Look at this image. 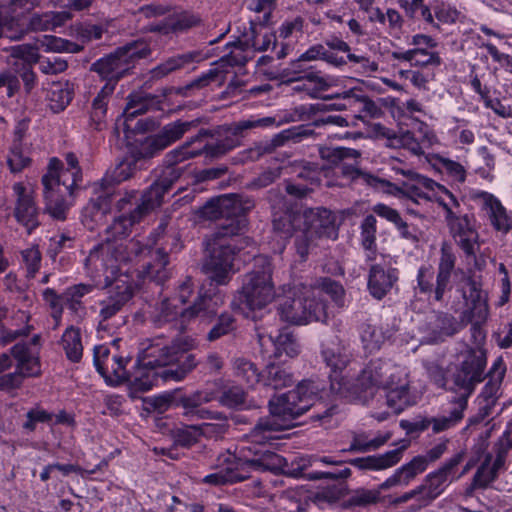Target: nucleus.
I'll return each instance as SVG.
<instances>
[{
	"label": "nucleus",
	"mask_w": 512,
	"mask_h": 512,
	"mask_svg": "<svg viewBox=\"0 0 512 512\" xmlns=\"http://www.w3.org/2000/svg\"><path fill=\"white\" fill-rule=\"evenodd\" d=\"M185 308L179 307L176 303V298H165L161 302L155 304L149 311V320L155 327H163L171 324L174 328L179 330V320L181 328L184 327L188 321H184L183 312Z\"/></svg>",
	"instance_id": "24"
},
{
	"label": "nucleus",
	"mask_w": 512,
	"mask_h": 512,
	"mask_svg": "<svg viewBox=\"0 0 512 512\" xmlns=\"http://www.w3.org/2000/svg\"><path fill=\"white\" fill-rule=\"evenodd\" d=\"M408 445L409 443L406 442L401 447L387 451L386 453L350 459L347 460V463L361 471L385 470L395 466L401 461L403 453L407 449Z\"/></svg>",
	"instance_id": "25"
},
{
	"label": "nucleus",
	"mask_w": 512,
	"mask_h": 512,
	"mask_svg": "<svg viewBox=\"0 0 512 512\" xmlns=\"http://www.w3.org/2000/svg\"><path fill=\"white\" fill-rule=\"evenodd\" d=\"M224 78L225 71L223 69L212 68L181 87L179 92L184 96H191L193 91L201 90L209 86L212 82L219 81L221 84L224 81Z\"/></svg>",
	"instance_id": "53"
},
{
	"label": "nucleus",
	"mask_w": 512,
	"mask_h": 512,
	"mask_svg": "<svg viewBox=\"0 0 512 512\" xmlns=\"http://www.w3.org/2000/svg\"><path fill=\"white\" fill-rule=\"evenodd\" d=\"M464 456V452H458L424 477L421 484L417 486L420 493V508L428 507L443 494L448 484L454 481L455 470Z\"/></svg>",
	"instance_id": "16"
},
{
	"label": "nucleus",
	"mask_w": 512,
	"mask_h": 512,
	"mask_svg": "<svg viewBox=\"0 0 512 512\" xmlns=\"http://www.w3.org/2000/svg\"><path fill=\"white\" fill-rule=\"evenodd\" d=\"M426 460L413 457L408 463L397 468L395 472L380 484V489L389 490L395 486H408L418 475L426 471Z\"/></svg>",
	"instance_id": "32"
},
{
	"label": "nucleus",
	"mask_w": 512,
	"mask_h": 512,
	"mask_svg": "<svg viewBox=\"0 0 512 512\" xmlns=\"http://www.w3.org/2000/svg\"><path fill=\"white\" fill-rule=\"evenodd\" d=\"M321 355L326 366L330 368L331 389L340 394L349 393L352 383L342 376L351 360L348 347L339 337L334 336L322 345Z\"/></svg>",
	"instance_id": "15"
},
{
	"label": "nucleus",
	"mask_w": 512,
	"mask_h": 512,
	"mask_svg": "<svg viewBox=\"0 0 512 512\" xmlns=\"http://www.w3.org/2000/svg\"><path fill=\"white\" fill-rule=\"evenodd\" d=\"M346 494V485L339 483L331 486L324 487L323 489L313 492L311 491V502L318 507H323L325 504H332L337 502Z\"/></svg>",
	"instance_id": "60"
},
{
	"label": "nucleus",
	"mask_w": 512,
	"mask_h": 512,
	"mask_svg": "<svg viewBox=\"0 0 512 512\" xmlns=\"http://www.w3.org/2000/svg\"><path fill=\"white\" fill-rule=\"evenodd\" d=\"M204 419H209L213 422H205L198 425L201 437L221 438L230 427L227 416L222 412L210 411V415Z\"/></svg>",
	"instance_id": "50"
},
{
	"label": "nucleus",
	"mask_w": 512,
	"mask_h": 512,
	"mask_svg": "<svg viewBox=\"0 0 512 512\" xmlns=\"http://www.w3.org/2000/svg\"><path fill=\"white\" fill-rule=\"evenodd\" d=\"M38 49V44H36V46L31 44H20L2 48L3 51L10 53L7 61H19V63L29 65H33L39 61L40 55L37 53Z\"/></svg>",
	"instance_id": "58"
},
{
	"label": "nucleus",
	"mask_w": 512,
	"mask_h": 512,
	"mask_svg": "<svg viewBox=\"0 0 512 512\" xmlns=\"http://www.w3.org/2000/svg\"><path fill=\"white\" fill-rule=\"evenodd\" d=\"M235 376L239 380L245 382L249 386H253L261 380L260 374L256 364L245 358H237L234 361Z\"/></svg>",
	"instance_id": "64"
},
{
	"label": "nucleus",
	"mask_w": 512,
	"mask_h": 512,
	"mask_svg": "<svg viewBox=\"0 0 512 512\" xmlns=\"http://www.w3.org/2000/svg\"><path fill=\"white\" fill-rule=\"evenodd\" d=\"M255 207V201L249 196L240 194H225L207 201L199 210V216L205 220H219L217 228L243 218L248 221L246 214Z\"/></svg>",
	"instance_id": "13"
},
{
	"label": "nucleus",
	"mask_w": 512,
	"mask_h": 512,
	"mask_svg": "<svg viewBox=\"0 0 512 512\" xmlns=\"http://www.w3.org/2000/svg\"><path fill=\"white\" fill-rule=\"evenodd\" d=\"M67 167L62 170V179L69 190H72L71 206L77 196L78 191L81 189L83 181L82 169L79 166L77 156L70 152L65 156Z\"/></svg>",
	"instance_id": "46"
},
{
	"label": "nucleus",
	"mask_w": 512,
	"mask_h": 512,
	"mask_svg": "<svg viewBox=\"0 0 512 512\" xmlns=\"http://www.w3.org/2000/svg\"><path fill=\"white\" fill-rule=\"evenodd\" d=\"M223 303L224 300L220 294L200 293L193 304L184 309L183 319L189 322L199 317L204 321H209L217 315L218 309Z\"/></svg>",
	"instance_id": "29"
},
{
	"label": "nucleus",
	"mask_w": 512,
	"mask_h": 512,
	"mask_svg": "<svg viewBox=\"0 0 512 512\" xmlns=\"http://www.w3.org/2000/svg\"><path fill=\"white\" fill-rule=\"evenodd\" d=\"M11 358L16 360L15 370L25 379L39 377L42 374L41 362L38 353L33 351L30 344L16 343L10 349Z\"/></svg>",
	"instance_id": "26"
},
{
	"label": "nucleus",
	"mask_w": 512,
	"mask_h": 512,
	"mask_svg": "<svg viewBox=\"0 0 512 512\" xmlns=\"http://www.w3.org/2000/svg\"><path fill=\"white\" fill-rule=\"evenodd\" d=\"M246 397V392L240 386L225 384L214 399L223 407L229 409H240L245 406Z\"/></svg>",
	"instance_id": "51"
},
{
	"label": "nucleus",
	"mask_w": 512,
	"mask_h": 512,
	"mask_svg": "<svg viewBox=\"0 0 512 512\" xmlns=\"http://www.w3.org/2000/svg\"><path fill=\"white\" fill-rule=\"evenodd\" d=\"M427 325L431 338L435 342L453 336L462 328L461 321L458 322L452 314L443 311H433Z\"/></svg>",
	"instance_id": "36"
},
{
	"label": "nucleus",
	"mask_w": 512,
	"mask_h": 512,
	"mask_svg": "<svg viewBox=\"0 0 512 512\" xmlns=\"http://www.w3.org/2000/svg\"><path fill=\"white\" fill-rule=\"evenodd\" d=\"M121 342L122 340L117 338L109 346L97 345L94 347L93 362L97 372L108 385L119 386L125 382L129 383L131 394L149 391L155 385L158 378H160V371L157 372L154 371L156 368L152 369L143 366L141 364L143 356H141L137 360V365L143 371L138 376L132 378V375L127 370V365L131 362L132 357L129 353L120 349Z\"/></svg>",
	"instance_id": "3"
},
{
	"label": "nucleus",
	"mask_w": 512,
	"mask_h": 512,
	"mask_svg": "<svg viewBox=\"0 0 512 512\" xmlns=\"http://www.w3.org/2000/svg\"><path fill=\"white\" fill-rule=\"evenodd\" d=\"M13 191L17 195L14 216L19 224L26 228L28 234H31L40 226L39 209L36 206L34 197L28 193L21 183H15Z\"/></svg>",
	"instance_id": "21"
},
{
	"label": "nucleus",
	"mask_w": 512,
	"mask_h": 512,
	"mask_svg": "<svg viewBox=\"0 0 512 512\" xmlns=\"http://www.w3.org/2000/svg\"><path fill=\"white\" fill-rule=\"evenodd\" d=\"M340 174L351 180H362L364 183L371 187L388 188V192L397 195L402 192V188L390 183L389 181L375 177L369 173H365L355 168L351 164L341 163L339 166Z\"/></svg>",
	"instance_id": "41"
},
{
	"label": "nucleus",
	"mask_w": 512,
	"mask_h": 512,
	"mask_svg": "<svg viewBox=\"0 0 512 512\" xmlns=\"http://www.w3.org/2000/svg\"><path fill=\"white\" fill-rule=\"evenodd\" d=\"M200 124V119L190 121L177 120L166 124L157 134L147 137L140 145L139 155L142 158H153L176 142L183 135L196 128Z\"/></svg>",
	"instance_id": "17"
},
{
	"label": "nucleus",
	"mask_w": 512,
	"mask_h": 512,
	"mask_svg": "<svg viewBox=\"0 0 512 512\" xmlns=\"http://www.w3.org/2000/svg\"><path fill=\"white\" fill-rule=\"evenodd\" d=\"M37 44L39 48H44L45 51L58 53H78L82 50L79 44L52 35H44L42 38L37 39Z\"/></svg>",
	"instance_id": "61"
},
{
	"label": "nucleus",
	"mask_w": 512,
	"mask_h": 512,
	"mask_svg": "<svg viewBox=\"0 0 512 512\" xmlns=\"http://www.w3.org/2000/svg\"><path fill=\"white\" fill-rule=\"evenodd\" d=\"M134 172V165L129 161H122L117 164L111 171L107 172L98 184L103 188L113 187L128 180Z\"/></svg>",
	"instance_id": "62"
},
{
	"label": "nucleus",
	"mask_w": 512,
	"mask_h": 512,
	"mask_svg": "<svg viewBox=\"0 0 512 512\" xmlns=\"http://www.w3.org/2000/svg\"><path fill=\"white\" fill-rule=\"evenodd\" d=\"M505 371L506 368L503 360L498 358L488 372L490 379L483 387L482 392L478 397L479 401L489 402L492 400V404L496 405L498 399L497 393L499 391Z\"/></svg>",
	"instance_id": "44"
},
{
	"label": "nucleus",
	"mask_w": 512,
	"mask_h": 512,
	"mask_svg": "<svg viewBox=\"0 0 512 512\" xmlns=\"http://www.w3.org/2000/svg\"><path fill=\"white\" fill-rule=\"evenodd\" d=\"M112 94L110 86L102 87L92 101L90 120L95 130L100 131L106 126L108 103Z\"/></svg>",
	"instance_id": "47"
},
{
	"label": "nucleus",
	"mask_w": 512,
	"mask_h": 512,
	"mask_svg": "<svg viewBox=\"0 0 512 512\" xmlns=\"http://www.w3.org/2000/svg\"><path fill=\"white\" fill-rule=\"evenodd\" d=\"M226 48L231 50L215 62L216 68L223 69L226 73V67L244 66L248 62L249 58L245 55L248 48L240 47L239 40L228 43Z\"/></svg>",
	"instance_id": "59"
},
{
	"label": "nucleus",
	"mask_w": 512,
	"mask_h": 512,
	"mask_svg": "<svg viewBox=\"0 0 512 512\" xmlns=\"http://www.w3.org/2000/svg\"><path fill=\"white\" fill-rule=\"evenodd\" d=\"M151 55L149 44L142 39L131 41L114 52L96 60L92 63L90 71L99 75L106 81L103 87H111L113 93L117 83L133 74L136 62Z\"/></svg>",
	"instance_id": "6"
},
{
	"label": "nucleus",
	"mask_w": 512,
	"mask_h": 512,
	"mask_svg": "<svg viewBox=\"0 0 512 512\" xmlns=\"http://www.w3.org/2000/svg\"><path fill=\"white\" fill-rule=\"evenodd\" d=\"M192 340L183 337L173 339L170 344L152 343L144 352L141 364L149 368H162L159 377L163 381H181L198 365L204 372H216L223 367L221 357L209 354L203 362L188 353Z\"/></svg>",
	"instance_id": "2"
},
{
	"label": "nucleus",
	"mask_w": 512,
	"mask_h": 512,
	"mask_svg": "<svg viewBox=\"0 0 512 512\" xmlns=\"http://www.w3.org/2000/svg\"><path fill=\"white\" fill-rule=\"evenodd\" d=\"M482 198L483 207L487 212L490 225L497 232L508 234L512 229V214L508 213L501 201L489 192L482 191L478 195Z\"/></svg>",
	"instance_id": "27"
},
{
	"label": "nucleus",
	"mask_w": 512,
	"mask_h": 512,
	"mask_svg": "<svg viewBox=\"0 0 512 512\" xmlns=\"http://www.w3.org/2000/svg\"><path fill=\"white\" fill-rule=\"evenodd\" d=\"M214 400L210 392L196 391L190 395L181 396L178 405L184 409L183 415L189 418L203 419L210 415V410L202 405Z\"/></svg>",
	"instance_id": "38"
},
{
	"label": "nucleus",
	"mask_w": 512,
	"mask_h": 512,
	"mask_svg": "<svg viewBox=\"0 0 512 512\" xmlns=\"http://www.w3.org/2000/svg\"><path fill=\"white\" fill-rule=\"evenodd\" d=\"M285 462V459L275 452L259 448L253 452L252 458L245 460L243 465L256 471L276 472L283 467Z\"/></svg>",
	"instance_id": "39"
},
{
	"label": "nucleus",
	"mask_w": 512,
	"mask_h": 512,
	"mask_svg": "<svg viewBox=\"0 0 512 512\" xmlns=\"http://www.w3.org/2000/svg\"><path fill=\"white\" fill-rule=\"evenodd\" d=\"M261 381L264 386L278 390L290 386L294 382V377L288 368L270 363L266 366Z\"/></svg>",
	"instance_id": "42"
},
{
	"label": "nucleus",
	"mask_w": 512,
	"mask_h": 512,
	"mask_svg": "<svg viewBox=\"0 0 512 512\" xmlns=\"http://www.w3.org/2000/svg\"><path fill=\"white\" fill-rule=\"evenodd\" d=\"M426 460L413 457L408 463L397 468L395 472L380 484V489L389 490L395 486H408L418 475L426 471Z\"/></svg>",
	"instance_id": "33"
},
{
	"label": "nucleus",
	"mask_w": 512,
	"mask_h": 512,
	"mask_svg": "<svg viewBox=\"0 0 512 512\" xmlns=\"http://www.w3.org/2000/svg\"><path fill=\"white\" fill-rule=\"evenodd\" d=\"M61 344L68 360L73 363L80 362L83 355V345L79 328L73 325L67 327L62 335Z\"/></svg>",
	"instance_id": "49"
},
{
	"label": "nucleus",
	"mask_w": 512,
	"mask_h": 512,
	"mask_svg": "<svg viewBox=\"0 0 512 512\" xmlns=\"http://www.w3.org/2000/svg\"><path fill=\"white\" fill-rule=\"evenodd\" d=\"M485 367V351L472 350L450 375L448 390L458 395L453 397V400L459 403L464 401L465 405H468V399L473 394L476 385L484 380Z\"/></svg>",
	"instance_id": "12"
},
{
	"label": "nucleus",
	"mask_w": 512,
	"mask_h": 512,
	"mask_svg": "<svg viewBox=\"0 0 512 512\" xmlns=\"http://www.w3.org/2000/svg\"><path fill=\"white\" fill-rule=\"evenodd\" d=\"M319 155L322 160L330 165H340L346 159H357L360 157V152L346 147H321Z\"/></svg>",
	"instance_id": "63"
},
{
	"label": "nucleus",
	"mask_w": 512,
	"mask_h": 512,
	"mask_svg": "<svg viewBox=\"0 0 512 512\" xmlns=\"http://www.w3.org/2000/svg\"><path fill=\"white\" fill-rule=\"evenodd\" d=\"M271 340L275 347V356L280 357L282 354H286L288 357L293 358L299 354V344L288 328L280 330L275 338L271 337Z\"/></svg>",
	"instance_id": "56"
},
{
	"label": "nucleus",
	"mask_w": 512,
	"mask_h": 512,
	"mask_svg": "<svg viewBox=\"0 0 512 512\" xmlns=\"http://www.w3.org/2000/svg\"><path fill=\"white\" fill-rule=\"evenodd\" d=\"M319 387L310 380L301 381L293 390L274 396L269 400L271 415L260 418L251 429L248 437L251 442L265 444L278 439L276 432L293 425V421L316 405Z\"/></svg>",
	"instance_id": "1"
},
{
	"label": "nucleus",
	"mask_w": 512,
	"mask_h": 512,
	"mask_svg": "<svg viewBox=\"0 0 512 512\" xmlns=\"http://www.w3.org/2000/svg\"><path fill=\"white\" fill-rule=\"evenodd\" d=\"M272 263L267 256L254 258L253 268L242 277V286L231 303L233 309L246 317L266 307L275 297Z\"/></svg>",
	"instance_id": "5"
},
{
	"label": "nucleus",
	"mask_w": 512,
	"mask_h": 512,
	"mask_svg": "<svg viewBox=\"0 0 512 512\" xmlns=\"http://www.w3.org/2000/svg\"><path fill=\"white\" fill-rule=\"evenodd\" d=\"M168 219H161L157 228L150 234L149 242L153 247L149 250L150 260L144 262L138 271L143 283L163 285L170 277L169 254L180 249L179 237L175 232H169Z\"/></svg>",
	"instance_id": "7"
},
{
	"label": "nucleus",
	"mask_w": 512,
	"mask_h": 512,
	"mask_svg": "<svg viewBox=\"0 0 512 512\" xmlns=\"http://www.w3.org/2000/svg\"><path fill=\"white\" fill-rule=\"evenodd\" d=\"M380 485L376 489L357 488L351 492L350 497L343 503L345 508L368 507L381 501Z\"/></svg>",
	"instance_id": "52"
},
{
	"label": "nucleus",
	"mask_w": 512,
	"mask_h": 512,
	"mask_svg": "<svg viewBox=\"0 0 512 512\" xmlns=\"http://www.w3.org/2000/svg\"><path fill=\"white\" fill-rule=\"evenodd\" d=\"M391 57L394 60L409 62L411 66H427L441 64V58L437 53H429L426 48H414L407 51H393Z\"/></svg>",
	"instance_id": "45"
},
{
	"label": "nucleus",
	"mask_w": 512,
	"mask_h": 512,
	"mask_svg": "<svg viewBox=\"0 0 512 512\" xmlns=\"http://www.w3.org/2000/svg\"><path fill=\"white\" fill-rule=\"evenodd\" d=\"M161 103V96L143 90L134 91L127 97L124 115L127 119H131L149 111L159 110Z\"/></svg>",
	"instance_id": "35"
},
{
	"label": "nucleus",
	"mask_w": 512,
	"mask_h": 512,
	"mask_svg": "<svg viewBox=\"0 0 512 512\" xmlns=\"http://www.w3.org/2000/svg\"><path fill=\"white\" fill-rule=\"evenodd\" d=\"M153 210L145 203H141L136 210L130 213H124L116 217L113 222L105 229V241L112 242L129 236L134 224L139 223L146 215Z\"/></svg>",
	"instance_id": "23"
},
{
	"label": "nucleus",
	"mask_w": 512,
	"mask_h": 512,
	"mask_svg": "<svg viewBox=\"0 0 512 512\" xmlns=\"http://www.w3.org/2000/svg\"><path fill=\"white\" fill-rule=\"evenodd\" d=\"M441 256L438 264L436 276V285L434 290V299L437 302L443 300L444 294L448 289L451 274L455 267L456 256L452 251L451 245L444 242L441 246Z\"/></svg>",
	"instance_id": "34"
},
{
	"label": "nucleus",
	"mask_w": 512,
	"mask_h": 512,
	"mask_svg": "<svg viewBox=\"0 0 512 512\" xmlns=\"http://www.w3.org/2000/svg\"><path fill=\"white\" fill-rule=\"evenodd\" d=\"M402 371L390 360H371L351 384L349 394L361 401L373 395L374 388L392 387L399 383Z\"/></svg>",
	"instance_id": "10"
},
{
	"label": "nucleus",
	"mask_w": 512,
	"mask_h": 512,
	"mask_svg": "<svg viewBox=\"0 0 512 512\" xmlns=\"http://www.w3.org/2000/svg\"><path fill=\"white\" fill-rule=\"evenodd\" d=\"M278 315L284 322L293 325H304L310 322H325L327 313L323 302L316 299L314 290L302 287L296 290L292 296H285L279 301Z\"/></svg>",
	"instance_id": "9"
},
{
	"label": "nucleus",
	"mask_w": 512,
	"mask_h": 512,
	"mask_svg": "<svg viewBox=\"0 0 512 512\" xmlns=\"http://www.w3.org/2000/svg\"><path fill=\"white\" fill-rule=\"evenodd\" d=\"M133 287L122 278H117L109 290V295L100 301L98 324L99 330H110L109 321L114 318L123 307L131 300Z\"/></svg>",
	"instance_id": "18"
},
{
	"label": "nucleus",
	"mask_w": 512,
	"mask_h": 512,
	"mask_svg": "<svg viewBox=\"0 0 512 512\" xmlns=\"http://www.w3.org/2000/svg\"><path fill=\"white\" fill-rule=\"evenodd\" d=\"M74 89L71 84L55 83L49 91L50 107L54 112L63 111L72 101Z\"/></svg>",
	"instance_id": "54"
},
{
	"label": "nucleus",
	"mask_w": 512,
	"mask_h": 512,
	"mask_svg": "<svg viewBox=\"0 0 512 512\" xmlns=\"http://www.w3.org/2000/svg\"><path fill=\"white\" fill-rule=\"evenodd\" d=\"M282 123L283 121H277L275 117L271 116L250 118L235 122L231 125L218 126L214 130L200 129L197 135L187 142H191L192 145L206 137L216 138L223 148L222 151L228 153L240 145L238 137H243L245 131L255 128H267L273 125L280 126Z\"/></svg>",
	"instance_id": "14"
},
{
	"label": "nucleus",
	"mask_w": 512,
	"mask_h": 512,
	"mask_svg": "<svg viewBox=\"0 0 512 512\" xmlns=\"http://www.w3.org/2000/svg\"><path fill=\"white\" fill-rule=\"evenodd\" d=\"M201 151H191V142L168 152L163 160V166L155 170V180L146 189L145 203L152 209L159 207L174 184L186 172L187 166H179L183 161L199 156Z\"/></svg>",
	"instance_id": "8"
},
{
	"label": "nucleus",
	"mask_w": 512,
	"mask_h": 512,
	"mask_svg": "<svg viewBox=\"0 0 512 512\" xmlns=\"http://www.w3.org/2000/svg\"><path fill=\"white\" fill-rule=\"evenodd\" d=\"M114 196L113 187L103 188L95 184V196L82 210V223L87 229L92 231L105 222L107 214L111 211Z\"/></svg>",
	"instance_id": "19"
},
{
	"label": "nucleus",
	"mask_w": 512,
	"mask_h": 512,
	"mask_svg": "<svg viewBox=\"0 0 512 512\" xmlns=\"http://www.w3.org/2000/svg\"><path fill=\"white\" fill-rule=\"evenodd\" d=\"M300 57L301 60L306 62L321 59L336 67L346 65V60L343 56H338L335 52L328 51L323 44L311 46L307 51L302 53Z\"/></svg>",
	"instance_id": "57"
},
{
	"label": "nucleus",
	"mask_w": 512,
	"mask_h": 512,
	"mask_svg": "<svg viewBox=\"0 0 512 512\" xmlns=\"http://www.w3.org/2000/svg\"><path fill=\"white\" fill-rule=\"evenodd\" d=\"M202 59L203 57L200 51H189L169 57L150 71L151 78L161 79L191 63L200 62Z\"/></svg>",
	"instance_id": "37"
},
{
	"label": "nucleus",
	"mask_w": 512,
	"mask_h": 512,
	"mask_svg": "<svg viewBox=\"0 0 512 512\" xmlns=\"http://www.w3.org/2000/svg\"><path fill=\"white\" fill-rule=\"evenodd\" d=\"M397 281V269H386L379 264H375L370 267L367 287L372 297L381 300L391 291Z\"/></svg>",
	"instance_id": "28"
},
{
	"label": "nucleus",
	"mask_w": 512,
	"mask_h": 512,
	"mask_svg": "<svg viewBox=\"0 0 512 512\" xmlns=\"http://www.w3.org/2000/svg\"><path fill=\"white\" fill-rule=\"evenodd\" d=\"M384 390L387 391L385 394L386 405L392 414L401 413L411 404L408 383L403 381L401 377H399L398 384L385 387Z\"/></svg>",
	"instance_id": "43"
},
{
	"label": "nucleus",
	"mask_w": 512,
	"mask_h": 512,
	"mask_svg": "<svg viewBox=\"0 0 512 512\" xmlns=\"http://www.w3.org/2000/svg\"><path fill=\"white\" fill-rule=\"evenodd\" d=\"M303 230L315 239L336 238L335 216L326 208L309 209L303 214Z\"/></svg>",
	"instance_id": "22"
},
{
	"label": "nucleus",
	"mask_w": 512,
	"mask_h": 512,
	"mask_svg": "<svg viewBox=\"0 0 512 512\" xmlns=\"http://www.w3.org/2000/svg\"><path fill=\"white\" fill-rule=\"evenodd\" d=\"M282 75L290 77L289 81L308 80L316 85L319 90H327L331 86V78L324 77L320 71H315L313 66L306 64V61L298 59L289 63V66L282 71Z\"/></svg>",
	"instance_id": "31"
},
{
	"label": "nucleus",
	"mask_w": 512,
	"mask_h": 512,
	"mask_svg": "<svg viewBox=\"0 0 512 512\" xmlns=\"http://www.w3.org/2000/svg\"><path fill=\"white\" fill-rule=\"evenodd\" d=\"M312 131L305 129L303 125L294 126L282 130L275 134L270 140L256 143L254 147L248 150L249 158L253 161L258 160L265 154H272L278 148L290 143H299L302 139L310 135Z\"/></svg>",
	"instance_id": "20"
},
{
	"label": "nucleus",
	"mask_w": 512,
	"mask_h": 512,
	"mask_svg": "<svg viewBox=\"0 0 512 512\" xmlns=\"http://www.w3.org/2000/svg\"><path fill=\"white\" fill-rule=\"evenodd\" d=\"M468 286L469 293L464 294L467 309L461 313V320L470 321L473 317H477L480 321H486L489 314L487 294L475 280H469Z\"/></svg>",
	"instance_id": "30"
},
{
	"label": "nucleus",
	"mask_w": 512,
	"mask_h": 512,
	"mask_svg": "<svg viewBox=\"0 0 512 512\" xmlns=\"http://www.w3.org/2000/svg\"><path fill=\"white\" fill-rule=\"evenodd\" d=\"M452 407L450 408L448 415H442L439 417L429 418L431 420L432 430L434 433H440L455 427L464 417V411L467 406L465 402L461 403L451 400Z\"/></svg>",
	"instance_id": "48"
},
{
	"label": "nucleus",
	"mask_w": 512,
	"mask_h": 512,
	"mask_svg": "<svg viewBox=\"0 0 512 512\" xmlns=\"http://www.w3.org/2000/svg\"><path fill=\"white\" fill-rule=\"evenodd\" d=\"M492 455L486 454L483 462L477 468L470 487L467 489V494H472L476 489H486L493 483L497 478L499 471L502 468H496V465L492 462Z\"/></svg>",
	"instance_id": "40"
},
{
	"label": "nucleus",
	"mask_w": 512,
	"mask_h": 512,
	"mask_svg": "<svg viewBox=\"0 0 512 512\" xmlns=\"http://www.w3.org/2000/svg\"><path fill=\"white\" fill-rule=\"evenodd\" d=\"M63 164L58 158H51L47 172L42 176L44 212L53 219L64 221L71 207L72 190L62 179Z\"/></svg>",
	"instance_id": "11"
},
{
	"label": "nucleus",
	"mask_w": 512,
	"mask_h": 512,
	"mask_svg": "<svg viewBox=\"0 0 512 512\" xmlns=\"http://www.w3.org/2000/svg\"><path fill=\"white\" fill-rule=\"evenodd\" d=\"M2 36L13 40H21L29 31L26 17L1 16Z\"/></svg>",
	"instance_id": "55"
},
{
	"label": "nucleus",
	"mask_w": 512,
	"mask_h": 512,
	"mask_svg": "<svg viewBox=\"0 0 512 512\" xmlns=\"http://www.w3.org/2000/svg\"><path fill=\"white\" fill-rule=\"evenodd\" d=\"M248 221L236 219L216 229L206 241L207 254L202 269L215 285H227L234 273L233 261L237 247L230 241L234 236L242 235Z\"/></svg>",
	"instance_id": "4"
}]
</instances>
